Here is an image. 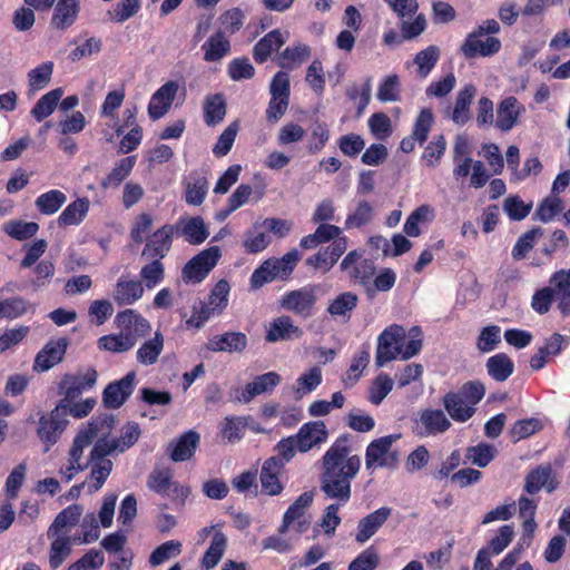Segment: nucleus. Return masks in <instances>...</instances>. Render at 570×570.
Returning <instances> with one entry per match:
<instances>
[{
    "label": "nucleus",
    "mask_w": 570,
    "mask_h": 570,
    "mask_svg": "<svg viewBox=\"0 0 570 570\" xmlns=\"http://www.w3.org/2000/svg\"><path fill=\"white\" fill-rule=\"evenodd\" d=\"M406 338L405 328L401 325H391L385 328L377 340L375 363L379 367L396 358L402 352V344Z\"/></svg>",
    "instance_id": "5"
},
{
    "label": "nucleus",
    "mask_w": 570,
    "mask_h": 570,
    "mask_svg": "<svg viewBox=\"0 0 570 570\" xmlns=\"http://www.w3.org/2000/svg\"><path fill=\"white\" fill-rule=\"evenodd\" d=\"M226 115V102L222 94L208 96L204 106V118L208 126L222 122Z\"/></svg>",
    "instance_id": "45"
},
{
    "label": "nucleus",
    "mask_w": 570,
    "mask_h": 570,
    "mask_svg": "<svg viewBox=\"0 0 570 570\" xmlns=\"http://www.w3.org/2000/svg\"><path fill=\"white\" fill-rule=\"evenodd\" d=\"M173 475L168 469H155L147 479V485L150 490L165 495L173 487Z\"/></svg>",
    "instance_id": "56"
},
{
    "label": "nucleus",
    "mask_w": 570,
    "mask_h": 570,
    "mask_svg": "<svg viewBox=\"0 0 570 570\" xmlns=\"http://www.w3.org/2000/svg\"><path fill=\"white\" fill-rule=\"evenodd\" d=\"M67 405L59 403L50 413V415H42L39 419V426L37 434L39 439L47 444L46 451L53 445L68 423Z\"/></svg>",
    "instance_id": "8"
},
{
    "label": "nucleus",
    "mask_w": 570,
    "mask_h": 570,
    "mask_svg": "<svg viewBox=\"0 0 570 570\" xmlns=\"http://www.w3.org/2000/svg\"><path fill=\"white\" fill-rule=\"evenodd\" d=\"M295 438L297 451L306 453L314 446L326 442L328 430L323 421H312L303 424Z\"/></svg>",
    "instance_id": "13"
},
{
    "label": "nucleus",
    "mask_w": 570,
    "mask_h": 570,
    "mask_svg": "<svg viewBox=\"0 0 570 570\" xmlns=\"http://www.w3.org/2000/svg\"><path fill=\"white\" fill-rule=\"evenodd\" d=\"M67 196L58 190L52 189L41 194L35 202L38 210L43 215H52L57 213L66 203Z\"/></svg>",
    "instance_id": "48"
},
{
    "label": "nucleus",
    "mask_w": 570,
    "mask_h": 570,
    "mask_svg": "<svg viewBox=\"0 0 570 570\" xmlns=\"http://www.w3.org/2000/svg\"><path fill=\"white\" fill-rule=\"evenodd\" d=\"M62 95L63 90L61 88H56L43 95L31 109L32 117L37 121H42L49 117L57 108Z\"/></svg>",
    "instance_id": "42"
},
{
    "label": "nucleus",
    "mask_w": 570,
    "mask_h": 570,
    "mask_svg": "<svg viewBox=\"0 0 570 570\" xmlns=\"http://www.w3.org/2000/svg\"><path fill=\"white\" fill-rule=\"evenodd\" d=\"M370 362V353L367 350L360 351L353 358L350 368L347 370L343 382L346 386L354 385L362 375L363 370Z\"/></svg>",
    "instance_id": "58"
},
{
    "label": "nucleus",
    "mask_w": 570,
    "mask_h": 570,
    "mask_svg": "<svg viewBox=\"0 0 570 570\" xmlns=\"http://www.w3.org/2000/svg\"><path fill=\"white\" fill-rule=\"evenodd\" d=\"M522 112H524V107L518 99L512 96L507 97L497 109L495 126L502 131H509L517 125Z\"/></svg>",
    "instance_id": "27"
},
{
    "label": "nucleus",
    "mask_w": 570,
    "mask_h": 570,
    "mask_svg": "<svg viewBox=\"0 0 570 570\" xmlns=\"http://www.w3.org/2000/svg\"><path fill=\"white\" fill-rule=\"evenodd\" d=\"M549 287L558 302V309L563 317L570 315V268L560 269L552 274Z\"/></svg>",
    "instance_id": "15"
},
{
    "label": "nucleus",
    "mask_w": 570,
    "mask_h": 570,
    "mask_svg": "<svg viewBox=\"0 0 570 570\" xmlns=\"http://www.w3.org/2000/svg\"><path fill=\"white\" fill-rule=\"evenodd\" d=\"M316 301V288L305 286L286 293L281 299V306L302 318H308L313 315Z\"/></svg>",
    "instance_id": "9"
},
{
    "label": "nucleus",
    "mask_w": 570,
    "mask_h": 570,
    "mask_svg": "<svg viewBox=\"0 0 570 570\" xmlns=\"http://www.w3.org/2000/svg\"><path fill=\"white\" fill-rule=\"evenodd\" d=\"M286 41L278 29H274L264 36L253 48V57L257 63L265 62L273 52L277 51Z\"/></svg>",
    "instance_id": "31"
},
{
    "label": "nucleus",
    "mask_w": 570,
    "mask_h": 570,
    "mask_svg": "<svg viewBox=\"0 0 570 570\" xmlns=\"http://www.w3.org/2000/svg\"><path fill=\"white\" fill-rule=\"evenodd\" d=\"M82 512L83 508L80 504H71L67 507L55 518L48 529L49 533L55 534L56 531H58L68 534L69 530L79 522Z\"/></svg>",
    "instance_id": "36"
},
{
    "label": "nucleus",
    "mask_w": 570,
    "mask_h": 570,
    "mask_svg": "<svg viewBox=\"0 0 570 570\" xmlns=\"http://www.w3.org/2000/svg\"><path fill=\"white\" fill-rule=\"evenodd\" d=\"M361 469V458L351 455L350 436L341 435L322 458L320 489L325 498L345 504L352 495L351 483Z\"/></svg>",
    "instance_id": "1"
},
{
    "label": "nucleus",
    "mask_w": 570,
    "mask_h": 570,
    "mask_svg": "<svg viewBox=\"0 0 570 570\" xmlns=\"http://www.w3.org/2000/svg\"><path fill=\"white\" fill-rule=\"evenodd\" d=\"M476 88L472 83L465 85L456 95L453 109L449 112L451 120L456 125H464L470 119V106L475 97Z\"/></svg>",
    "instance_id": "30"
},
{
    "label": "nucleus",
    "mask_w": 570,
    "mask_h": 570,
    "mask_svg": "<svg viewBox=\"0 0 570 570\" xmlns=\"http://www.w3.org/2000/svg\"><path fill=\"white\" fill-rule=\"evenodd\" d=\"M373 218V207L366 202L362 200L357 204L355 210L346 217V228H360L368 224Z\"/></svg>",
    "instance_id": "60"
},
{
    "label": "nucleus",
    "mask_w": 570,
    "mask_h": 570,
    "mask_svg": "<svg viewBox=\"0 0 570 570\" xmlns=\"http://www.w3.org/2000/svg\"><path fill=\"white\" fill-rule=\"evenodd\" d=\"M400 78L397 75L387 76L377 89V99L382 102L400 100Z\"/></svg>",
    "instance_id": "62"
},
{
    "label": "nucleus",
    "mask_w": 570,
    "mask_h": 570,
    "mask_svg": "<svg viewBox=\"0 0 570 570\" xmlns=\"http://www.w3.org/2000/svg\"><path fill=\"white\" fill-rule=\"evenodd\" d=\"M80 10V0H57L51 18V26L57 30H66L71 27Z\"/></svg>",
    "instance_id": "29"
},
{
    "label": "nucleus",
    "mask_w": 570,
    "mask_h": 570,
    "mask_svg": "<svg viewBox=\"0 0 570 570\" xmlns=\"http://www.w3.org/2000/svg\"><path fill=\"white\" fill-rule=\"evenodd\" d=\"M347 242L346 238H338L332 245L326 247L324 250L318 252L317 254L308 257L306 259V264L317 268L323 269L324 272L330 271L337 259L343 255L346 250Z\"/></svg>",
    "instance_id": "25"
},
{
    "label": "nucleus",
    "mask_w": 570,
    "mask_h": 570,
    "mask_svg": "<svg viewBox=\"0 0 570 570\" xmlns=\"http://www.w3.org/2000/svg\"><path fill=\"white\" fill-rule=\"evenodd\" d=\"M28 302L20 296L6 299L0 298V320H14L24 315L28 311Z\"/></svg>",
    "instance_id": "54"
},
{
    "label": "nucleus",
    "mask_w": 570,
    "mask_h": 570,
    "mask_svg": "<svg viewBox=\"0 0 570 570\" xmlns=\"http://www.w3.org/2000/svg\"><path fill=\"white\" fill-rule=\"evenodd\" d=\"M178 91L176 81H167L151 97L148 105V115L151 119L157 120L164 117L171 107V104Z\"/></svg>",
    "instance_id": "17"
},
{
    "label": "nucleus",
    "mask_w": 570,
    "mask_h": 570,
    "mask_svg": "<svg viewBox=\"0 0 570 570\" xmlns=\"http://www.w3.org/2000/svg\"><path fill=\"white\" fill-rule=\"evenodd\" d=\"M174 235V226L164 225L149 237L142 255L148 254L151 258H164L171 247V238Z\"/></svg>",
    "instance_id": "24"
},
{
    "label": "nucleus",
    "mask_w": 570,
    "mask_h": 570,
    "mask_svg": "<svg viewBox=\"0 0 570 570\" xmlns=\"http://www.w3.org/2000/svg\"><path fill=\"white\" fill-rule=\"evenodd\" d=\"M281 382V376L276 372H268L258 375L253 382L246 384L245 389L237 395L240 403H249L256 395L272 391Z\"/></svg>",
    "instance_id": "28"
},
{
    "label": "nucleus",
    "mask_w": 570,
    "mask_h": 570,
    "mask_svg": "<svg viewBox=\"0 0 570 570\" xmlns=\"http://www.w3.org/2000/svg\"><path fill=\"white\" fill-rule=\"evenodd\" d=\"M391 508L383 507L362 518L357 524L355 540L364 543L370 540L391 515Z\"/></svg>",
    "instance_id": "23"
},
{
    "label": "nucleus",
    "mask_w": 570,
    "mask_h": 570,
    "mask_svg": "<svg viewBox=\"0 0 570 570\" xmlns=\"http://www.w3.org/2000/svg\"><path fill=\"white\" fill-rule=\"evenodd\" d=\"M200 436L197 432L189 430L181 434L176 441L167 446V452L174 462L189 460L199 445Z\"/></svg>",
    "instance_id": "21"
},
{
    "label": "nucleus",
    "mask_w": 570,
    "mask_h": 570,
    "mask_svg": "<svg viewBox=\"0 0 570 570\" xmlns=\"http://www.w3.org/2000/svg\"><path fill=\"white\" fill-rule=\"evenodd\" d=\"M222 253L218 246H212L194 256L183 268L185 282L200 283L216 266Z\"/></svg>",
    "instance_id": "7"
},
{
    "label": "nucleus",
    "mask_w": 570,
    "mask_h": 570,
    "mask_svg": "<svg viewBox=\"0 0 570 570\" xmlns=\"http://www.w3.org/2000/svg\"><path fill=\"white\" fill-rule=\"evenodd\" d=\"M487 370L494 381L504 382L513 373L514 365L507 354L499 353L487 361Z\"/></svg>",
    "instance_id": "41"
},
{
    "label": "nucleus",
    "mask_w": 570,
    "mask_h": 570,
    "mask_svg": "<svg viewBox=\"0 0 570 570\" xmlns=\"http://www.w3.org/2000/svg\"><path fill=\"white\" fill-rule=\"evenodd\" d=\"M322 382V372L320 367L314 366L308 372L302 374L297 379V389L295 393L297 397H302L303 395L315 390Z\"/></svg>",
    "instance_id": "64"
},
{
    "label": "nucleus",
    "mask_w": 570,
    "mask_h": 570,
    "mask_svg": "<svg viewBox=\"0 0 570 570\" xmlns=\"http://www.w3.org/2000/svg\"><path fill=\"white\" fill-rule=\"evenodd\" d=\"M311 56V49L304 43H297L293 47H287L281 53V67L292 69L294 66H298L306 61Z\"/></svg>",
    "instance_id": "51"
},
{
    "label": "nucleus",
    "mask_w": 570,
    "mask_h": 570,
    "mask_svg": "<svg viewBox=\"0 0 570 570\" xmlns=\"http://www.w3.org/2000/svg\"><path fill=\"white\" fill-rule=\"evenodd\" d=\"M164 348V336L156 333L154 338L145 342L137 351V361L144 365L155 364Z\"/></svg>",
    "instance_id": "46"
},
{
    "label": "nucleus",
    "mask_w": 570,
    "mask_h": 570,
    "mask_svg": "<svg viewBox=\"0 0 570 570\" xmlns=\"http://www.w3.org/2000/svg\"><path fill=\"white\" fill-rule=\"evenodd\" d=\"M139 436L140 428L137 423L132 422L122 429V434L119 439L108 440L105 434L98 438V440L104 441L112 453H124L138 441Z\"/></svg>",
    "instance_id": "34"
},
{
    "label": "nucleus",
    "mask_w": 570,
    "mask_h": 570,
    "mask_svg": "<svg viewBox=\"0 0 570 570\" xmlns=\"http://www.w3.org/2000/svg\"><path fill=\"white\" fill-rule=\"evenodd\" d=\"M110 448L104 441L97 440L91 452L88 465L90 466V480L89 491L96 492L100 490L106 482L107 478L112 471V462L107 456L112 455Z\"/></svg>",
    "instance_id": "4"
},
{
    "label": "nucleus",
    "mask_w": 570,
    "mask_h": 570,
    "mask_svg": "<svg viewBox=\"0 0 570 570\" xmlns=\"http://www.w3.org/2000/svg\"><path fill=\"white\" fill-rule=\"evenodd\" d=\"M443 405L451 419L456 422H466L476 411L459 392L446 393L443 397Z\"/></svg>",
    "instance_id": "32"
},
{
    "label": "nucleus",
    "mask_w": 570,
    "mask_h": 570,
    "mask_svg": "<svg viewBox=\"0 0 570 570\" xmlns=\"http://www.w3.org/2000/svg\"><path fill=\"white\" fill-rule=\"evenodd\" d=\"M247 344L248 340L245 333L226 332L210 337L205 348L212 352L243 353Z\"/></svg>",
    "instance_id": "18"
},
{
    "label": "nucleus",
    "mask_w": 570,
    "mask_h": 570,
    "mask_svg": "<svg viewBox=\"0 0 570 570\" xmlns=\"http://www.w3.org/2000/svg\"><path fill=\"white\" fill-rule=\"evenodd\" d=\"M112 425L114 417L111 415L94 419L88 424V428L80 431L75 438L73 444L69 451L70 460L79 462L83 454V449L90 445L99 435L108 434Z\"/></svg>",
    "instance_id": "6"
},
{
    "label": "nucleus",
    "mask_w": 570,
    "mask_h": 570,
    "mask_svg": "<svg viewBox=\"0 0 570 570\" xmlns=\"http://www.w3.org/2000/svg\"><path fill=\"white\" fill-rule=\"evenodd\" d=\"M142 294L144 287L140 282L128 281L121 277L116 284L114 299L119 305H130L138 301Z\"/></svg>",
    "instance_id": "35"
},
{
    "label": "nucleus",
    "mask_w": 570,
    "mask_h": 570,
    "mask_svg": "<svg viewBox=\"0 0 570 570\" xmlns=\"http://www.w3.org/2000/svg\"><path fill=\"white\" fill-rule=\"evenodd\" d=\"M440 53L441 51L439 47L434 45H431L416 53L414 63L417 66V73L420 77L425 78L431 72L440 59Z\"/></svg>",
    "instance_id": "49"
},
{
    "label": "nucleus",
    "mask_w": 570,
    "mask_h": 570,
    "mask_svg": "<svg viewBox=\"0 0 570 570\" xmlns=\"http://www.w3.org/2000/svg\"><path fill=\"white\" fill-rule=\"evenodd\" d=\"M116 322L118 326L131 333L135 337L146 336L150 330L149 322L134 309H126L117 314Z\"/></svg>",
    "instance_id": "33"
},
{
    "label": "nucleus",
    "mask_w": 570,
    "mask_h": 570,
    "mask_svg": "<svg viewBox=\"0 0 570 570\" xmlns=\"http://www.w3.org/2000/svg\"><path fill=\"white\" fill-rule=\"evenodd\" d=\"M284 468V461L277 456L268 458L262 466L261 484L263 490L269 495H277L282 492L283 485L278 479Z\"/></svg>",
    "instance_id": "22"
},
{
    "label": "nucleus",
    "mask_w": 570,
    "mask_h": 570,
    "mask_svg": "<svg viewBox=\"0 0 570 570\" xmlns=\"http://www.w3.org/2000/svg\"><path fill=\"white\" fill-rule=\"evenodd\" d=\"M451 426L450 420L442 410L426 409L419 413L414 423V433L420 438L438 435Z\"/></svg>",
    "instance_id": "10"
},
{
    "label": "nucleus",
    "mask_w": 570,
    "mask_h": 570,
    "mask_svg": "<svg viewBox=\"0 0 570 570\" xmlns=\"http://www.w3.org/2000/svg\"><path fill=\"white\" fill-rule=\"evenodd\" d=\"M59 390L60 394L63 395L60 403L68 407L69 403L78 399L86 389L76 376L67 374L62 377Z\"/></svg>",
    "instance_id": "61"
},
{
    "label": "nucleus",
    "mask_w": 570,
    "mask_h": 570,
    "mask_svg": "<svg viewBox=\"0 0 570 570\" xmlns=\"http://www.w3.org/2000/svg\"><path fill=\"white\" fill-rule=\"evenodd\" d=\"M136 373L129 372L122 379L109 383L102 392L104 405L108 409H119L131 395Z\"/></svg>",
    "instance_id": "12"
},
{
    "label": "nucleus",
    "mask_w": 570,
    "mask_h": 570,
    "mask_svg": "<svg viewBox=\"0 0 570 570\" xmlns=\"http://www.w3.org/2000/svg\"><path fill=\"white\" fill-rule=\"evenodd\" d=\"M135 156H129L116 163L115 167L100 183L104 189L118 187L131 173L135 166Z\"/></svg>",
    "instance_id": "43"
},
{
    "label": "nucleus",
    "mask_w": 570,
    "mask_h": 570,
    "mask_svg": "<svg viewBox=\"0 0 570 570\" xmlns=\"http://www.w3.org/2000/svg\"><path fill=\"white\" fill-rule=\"evenodd\" d=\"M139 9V0H120L107 11V17L112 22L122 23L132 18Z\"/></svg>",
    "instance_id": "50"
},
{
    "label": "nucleus",
    "mask_w": 570,
    "mask_h": 570,
    "mask_svg": "<svg viewBox=\"0 0 570 570\" xmlns=\"http://www.w3.org/2000/svg\"><path fill=\"white\" fill-rule=\"evenodd\" d=\"M39 229V225L33 222H21L10 220L8 222L3 230L12 238L18 240H24L32 237Z\"/></svg>",
    "instance_id": "57"
},
{
    "label": "nucleus",
    "mask_w": 570,
    "mask_h": 570,
    "mask_svg": "<svg viewBox=\"0 0 570 570\" xmlns=\"http://www.w3.org/2000/svg\"><path fill=\"white\" fill-rule=\"evenodd\" d=\"M205 51L204 60L208 62L218 61L230 50L229 40L223 32H216L203 45Z\"/></svg>",
    "instance_id": "39"
},
{
    "label": "nucleus",
    "mask_w": 570,
    "mask_h": 570,
    "mask_svg": "<svg viewBox=\"0 0 570 570\" xmlns=\"http://www.w3.org/2000/svg\"><path fill=\"white\" fill-rule=\"evenodd\" d=\"M185 200L188 205L199 206L205 200L208 191V180L200 174L190 175L185 183Z\"/></svg>",
    "instance_id": "37"
},
{
    "label": "nucleus",
    "mask_w": 570,
    "mask_h": 570,
    "mask_svg": "<svg viewBox=\"0 0 570 570\" xmlns=\"http://www.w3.org/2000/svg\"><path fill=\"white\" fill-rule=\"evenodd\" d=\"M558 488V482L552 476V468L549 463L541 464L530 471L524 480V491L529 494H535L541 489L549 493Z\"/></svg>",
    "instance_id": "19"
},
{
    "label": "nucleus",
    "mask_w": 570,
    "mask_h": 570,
    "mask_svg": "<svg viewBox=\"0 0 570 570\" xmlns=\"http://www.w3.org/2000/svg\"><path fill=\"white\" fill-rule=\"evenodd\" d=\"M501 49V41L492 36L484 37L476 31L470 32L460 51L466 59H472L478 56L490 57L498 53Z\"/></svg>",
    "instance_id": "11"
},
{
    "label": "nucleus",
    "mask_w": 570,
    "mask_h": 570,
    "mask_svg": "<svg viewBox=\"0 0 570 570\" xmlns=\"http://www.w3.org/2000/svg\"><path fill=\"white\" fill-rule=\"evenodd\" d=\"M47 537L51 540L49 563L51 568L57 569L70 556L72 546L79 543V538H72L65 532L58 531L55 534H50L49 530L47 531Z\"/></svg>",
    "instance_id": "20"
},
{
    "label": "nucleus",
    "mask_w": 570,
    "mask_h": 570,
    "mask_svg": "<svg viewBox=\"0 0 570 570\" xmlns=\"http://www.w3.org/2000/svg\"><path fill=\"white\" fill-rule=\"evenodd\" d=\"M271 100L266 109V118L271 122H277L286 112L289 105L291 81L289 75L278 71L269 85Z\"/></svg>",
    "instance_id": "3"
},
{
    "label": "nucleus",
    "mask_w": 570,
    "mask_h": 570,
    "mask_svg": "<svg viewBox=\"0 0 570 570\" xmlns=\"http://www.w3.org/2000/svg\"><path fill=\"white\" fill-rule=\"evenodd\" d=\"M303 336V330L296 326L293 320L283 315L275 318L267 331L265 340L269 343L278 341H291Z\"/></svg>",
    "instance_id": "26"
},
{
    "label": "nucleus",
    "mask_w": 570,
    "mask_h": 570,
    "mask_svg": "<svg viewBox=\"0 0 570 570\" xmlns=\"http://www.w3.org/2000/svg\"><path fill=\"white\" fill-rule=\"evenodd\" d=\"M357 303L358 297L356 294L352 292H344L328 304L327 312L335 318L342 317L344 320H348L352 312L356 308Z\"/></svg>",
    "instance_id": "40"
},
{
    "label": "nucleus",
    "mask_w": 570,
    "mask_h": 570,
    "mask_svg": "<svg viewBox=\"0 0 570 570\" xmlns=\"http://www.w3.org/2000/svg\"><path fill=\"white\" fill-rule=\"evenodd\" d=\"M53 71L52 62H43L28 72L29 91L36 92L43 89L51 80Z\"/></svg>",
    "instance_id": "52"
},
{
    "label": "nucleus",
    "mask_w": 570,
    "mask_h": 570,
    "mask_svg": "<svg viewBox=\"0 0 570 570\" xmlns=\"http://www.w3.org/2000/svg\"><path fill=\"white\" fill-rule=\"evenodd\" d=\"M68 341L65 337L49 341L36 355L33 370L46 372L59 364L67 351Z\"/></svg>",
    "instance_id": "14"
},
{
    "label": "nucleus",
    "mask_w": 570,
    "mask_h": 570,
    "mask_svg": "<svg viewBox=\"0 0 570 570\" xmlns=\"http://www.w3.org/2000/svg\"><path fill=\"white\" fill-rule=\"evenodd\" d=\"M98 346L112 353H124L135 346V337L127 331H121L119 334H109L101 336L98 340Z\"/></svg>",
    "instance_id": "38"
},
{
    "label": "nucleus",
    "mask_w": 570,
    "mask_h": 570,
    "mask_svg": "<svg viewBox=\"0 0 570 570\" xmlns=\"http://www.w3.org/2000/svg\"><path fill=\"white\" fill-rule=\"evenodd\" d=\"M401 438L400 434H390L373 440L365 450V468L367 471L375 469H395L400 461V454L392 449L394 442Z\"/></svg>",
    "instance_id": "2"
},
{
    "label": "nucleus",
    "mask_w": 570,
    "mask_h": 570,
    "mask_svg": "<svg viewBox=\"0 0 570 570\" xmlns=\"http://www.w3.org/2000/svg\"><path fill=\"white\" fill-rule=\"evenodd\" d=\"M165 268L161 259L154 258L153 262L145 265L140 271V277L147 288H154L164 279Z\"/></svg>",
    "instance_id": "63"
},
{
    "label": "nucleus",
    "mask_w": 570,
    "mask_h": 570,
    "mask_svg": "<svg viewBox=\"0 0 570 570\" xmlns=\"http://www.w3.org/2000/svg\"><path fill=\"white\" fill-rule=\"evenodd\" d=\"M227 547V538L222 532H215L212 539V543L206 550L202 566L207 570L213 569L220 561Z\"/></svg>",
    "instance_id": "47"
},
{
    "label": "nucleus",
    "mask_w": 570,
    "mask_h": 570,
    "mask_svg": "<svg viewBox=\"0 0 570 570\" xmlns=\"http://www.w3.org/2000/svg\"><path fill=\"white\" fill-rule=\"evenodd\" d=\"M89 210V202L79 198L69 204L58 217L59 226L78 225L82 222Z\"/></svg>",
    "instance_id": "44"
},
{
    "label": "nucleus",
    "mask_w": 570,
    "mask_h": 570,
    "mask_svg": "<svg viewBox=\"0 0 570 570\" xmlns=\"http://www.w3.org/2000/svg\"><path fill=\"white\" fill-rule=\"evenodd\" d=\"M176 236H183L193 245L204 243L209 236V232L202 217H181L173 225Z\"/></svg>",
    "instance_id": "16"
},
{
    "label": "nucleus",
    "mask_w": 570,
    "mask_h": 570,
    "mask_svg": "<svg viewBox=\"0 0 570 570\" xmlns=\"http://www.w3.org/2000/svg\"><path fill=\"white\" fill-rule=\"evenodd\" d=\"M376 267L373 261L362 259L352 269L348 271L350 277L360 285L364 286L370 293L372 291L371 281L375 274Z\"/></svg>",
    "instance_id": "53"
},
{
    "label": "nucleus",
    "mask_w": 570,
    "mask_h": 570,
    "mask_svg": "<svg viewBox=\"0 0 570 570\" xmlns=\"http://www.w3.org/2000/svg\"><path fill=\"white\" fill-rule=\"evenodd\" d=\"M392 389V379L387 374L381 373L370 387L368 401L374 405L381 404V402L386 397Z\"/></svg>",
    "instance_id": "59"
},
{
    "label": "nucleus",
    "mask_w": 570,
    "mask_h": 570,
    "mask_svg": "<svg viewBox=\"0 0 570 570\" xmlns=\"http://www.w3.org/2000/svg\"><path fill=\"white\" fill-rule=\"evenodd\" d=\"M181 543L176 540L166 541L157 547L149 557V563L153 567L159 566L170 558L179 556Z\"/></svg>",
    "instance_id": "55"
}]
</instances>
